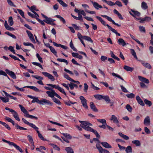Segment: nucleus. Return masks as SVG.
Segmentation results:
<instances>
[{
	"label": "nucleus",
	"instance_id": "nucleus-1",
	"mask_svg": "<svg viewBox=\"0 0 153 153\" xmlns=\"http://www.w3.org/2000/svg\"><path fill=\"white\" fill-rule=\"evenodd\" d=\"M77 37L84 47H85V45L83 39L87 41L90 42L91 43H93V41L90 37L86 36H82L79 32H78L77 33Z\"/></svg>",
	"mask_w": 153,
	"mask_h": 153
},
{
	"label": "nucleus",
	"instance_id": "nucleus-2",
	"mask_svg": "<svg viewBox=\"0 0 153 153\" xmlns=\"http://www.w3.org/2000/svg\"><path fill=\"white\" fill-rule=\"evenodd\" d=\"M77 37L84 47H85V45L83 39L87 41L90 42L91 43H93V41L90 37L86 36H82L79 32H78L77 33Z\"/></svg>",
	"mask_w": 153,
	"mask_h": 153
},
{
	"label": "nucleus",
	"instance_id": "nucleus-3",
	"mask_svg": "<svg viewBox=\"0 0 153 153\" xmlns=\"http://www.w3.org/2000/svg\"><path fill=\"white\" fill-rule=\"evenodd\" d=\"M14 87L16 88V89L21 91H25V89H24V88H27L33 90L36 92H39V90L35 86H26L23 87L22 88H19L15 85H14Z\"/></svg>",
	"mask_w": 153,
	"mask_h": 153
},
{
	"label": "nucleus",
	"instance_id": "nucleus-4",
	"mask_svg": "<svg viewBox=\"0 0 153 153\" xmlns=\"http://www.w3.org/2000/svg\"><path fill=\"white\" fill-rule=\"evenodd\" d=\"M47 85L52 87L53 88H56L59 91L65 95L66 96L67 94L64 91V90L62 88L60 87L58 85H53L51 84H46Z\"/></svg>",
	"mask_w": 153,
	"mask_h": 153
},
{
	"label": "nucleus",
	"instance_id": "nucleus-5",
	"mask_svg": "<svg viewBox=\"0 0 153 153\" xmlns=\"http://www.w3.org/2000/svg\"><path fill=\"white\" fill-rule=\"evenodd\" d=\"M5 109L7 110H9L10 112H11L13 117L16 120L18 121H20V119L18 116V114L16 111L8 107H5Z\"/></svg>",
	"mask_w": 153,
	"mask_h": 153
},
{
	"label": "nucleus",
	"instance_id": "nucleus-6",
	"mask_svg": "<svg viewBox=\"0 0 153 153\" xmlns=\"http://www.w3.org/2000/svg\"><path fill=\"white\" fill-rule=\"evenodd\" d=\"M22 121L24 122V123L25 124L28 125L29 126L33 128L34 129H39V128L38 127H36L35 124H34L32 123H31L28 122L24 118H22Z\"/></svg>",
	"mask_w": 153,
	"mask_h": 153
},
{
	"label": "nucleus",
	"instance_id": "nucleus-7",
	"mask_svg": "<svg viewBox=\"0 0 153 153\" xmlns=\"http://www.w3.org/2000/svg\"><path fill=\"white\" fill-rule=\"evenodd\" d=\"M79 99L83 107L86 109L88 108V106L86 100L82 96H80Z\"/></svg>",
	"mask_w": 153,
	"mask_h": 153
},
{
	"label": "nucleus",
	"instance_id": "nucleus-8",
	"mask_svg": "<svg viewBox=\"0 0 153 153\" xmlns=\"http://www.w3.org/2000/svg\"><path fill=\"white\" fill-rule=\"evenodd\" d=\"M101 16L102 17L106 19L108 21L110 22H111L113 24H114V25H116L118 27H120L121 26L120 25H119L117 23H115L114 21L112 20L111 17H109L106 15H101Z\"/></svg>",
	"mask_w": 153,
	"mask_h": 153
},
{
	"label": "nucleus",
	"instance_id": "nucleus-9",
	"mask_svg": "<svg viewBox=\"0 0 153 153\" xmlns=\"http://www.w3.org/2000/svg\"><path fill=\"white\" fill-rule=\"evenodd\" d=\"M26 32L27 33L28 36L30 41L33 43H36V42L33 36L30 31L27 30Z\"/></svg>",
	"mask_w": 153,
	"mask_h": 153
},
{
	"label": "nucleus",
	"instance_id": "nucleus-10",
	"mask_svg": "<svg viewBox=\"0 0 153 153\" xmlns=\"http://www.w3.org/2000/svg\"><path fill=\"white\" fill-rule=\"evenodd\" d=\"M5 71L6 73L13 79H16V75L14 72L12 71H10V70L8 69H6Z\"/></svg>",
	"mask_w": 153,
	"mask_h": 153
},
{
	"label": "nucleus",
	"instance_id": "nucleus-11",
	"mask_svg": "<svg viewBox=\"0 0 153 153\" xmlns=\"http://www.w3.org/2000/svg\"><path fill=\"white\" fill-rule=\"evenodd\" d=\"M42 74L45 77H47L51 79V81H54L55 80L54 77L51 74L46 72H43Z\"/></svg>",
	"mask_w": 153,
	"mask_h": 153
},
{
	"label": "nucleus",
	"instance_id": "nucleus-12",
	"mask_svg": "<svg viewBox=\"0 0 153 153\" xmlns=\"http://www.w3.org/2000/svg\"><path fill=\"white\" fill-rule=\"evenodd\" d=\"M137 19L138 20H140V22L141 23H143L144 21L146 22H149L152 19L149 16H146L144 18H137Z\"/></svg>",
	"mask_w": 153,
	"mask_h": 153
},
{
	"label": "nucleus",
	"instance_id": "nucleus-13",
	"mask_svg": "<svg viewBox=\"0 0 153 153\" xmlns=\"http://www.w3.org/2000/svg\"><path fill=\"white\" fill-rule=\"evenodd\" d=\"M40 102L41 103H40V104L42 105H43L44 103L45 104H47L48 105L52 106L53 104L52 102L49 101L48 100H46L45 99L41 100Z\"/></svg>",
	"mask_w": 153,
	"mask_h": 153
},
{
	"label": "nucleus",
	"instance_id": "nucleus-14",
	"mask_svg": "<svg viewBox=\"0 0 153 153\" xmlns=\"http://www.w3.org/2000/svg\"><path fill=\"white\" fill-rule=\"evenodd\" d=\"M94 97L96 99L98 100H101L103 99L105 101L106 100L108 96H102L100 94H96L94 95Z\"/></svg>",
	"mask_w": 153,
	"mask_h": 153
},
{
	"label": "nucleus",
	"instance_id": "nucleus-15",
	"mask_svg": "<svg viewBox=\"0 0 153 153\" xmlns=\"http://www.w3.org/2000/svg\"><path fill=\"white\" fill-rule=\"evenodd\" d=\"M41 15L45 19V20H44V21L48 24H51V18L48 17L42 13Z\"/></svg>",
	"mask_w": 153,
	"mask_h": 153
},
{
	"label": "nucleus",
	"instance_id": "nucleus-16",
	"mask_svg": "<svg viewBox=\"0 0 153 153\" xmlns=\"http://www.w3.org/2000/svg\"><path fill=\"white\" fill-rule=\"evenodd\" d=\"M46 93L49 97L52 98V99L55 96L56 92L54 90L52 89L50 90V91H47Z\"/></svg>",
	"mask_w": 153,
	"mask_h": 153
},
{
	"label": "nucleus",
	"instance_id": "nucleus-17",
	"mask_svg": "<svg viewBox=\"0 0 153 153\" xmlns=\"http://www.w3.org/2000/svg\"><path fill=\"white\" fill-rule=\"evenodd\" d=\"M138 61L140 62L141 64L145 67L149 69H151V66L149 63L147 62L145 63L144 61L142 60H138Z\"/></svg>",
	"mask_w": 153,
	"mask_h": 153
},
{
	"label": "nucleus",
	"instance_id": "nucleus-18",
	"mask_svg": "<svg viewBox=\"0 0 153 153\" xmlns=\"http://www.w3.org/2000/svg\"><path fill=\"white\" fill-rule=\"evenodd\" d=\"M131 10L133 13H132L131 12H129V13L133 17H134L135 16H139L140 15V13L137 11H135L131 9Z\"/></svg>",
	"mask_w": 153,
	"mask_h": 153
},
{
	"label": "nucleus",
	"instance_id": "nucleus-19",
	"mask_svg": "<svg viewBox=\"0 0 153 153\" xmlns=\"http://www.w3.org/2000/svg\"><path fill=\"white\" fill-rule=\"evenodd\" d=\"M138 78L140 81L143 82H144L148 84L149 83V79H147L145 78H144L140 76H138Z\"/></svg>",
	"mask_w": 153,
	"mask_h": 153
},
{
	"label": "nucleus",
	"instance_id": "nucleus-20",
	"mask_svg": "<svg viewBox=\"0 0 153 153\" xmlns=\"http://www.w3.org/2000/svg\"><path fill=\"white\" fill-rule=\"evenodd\" d=\"M80 126L82 128L85 129V130H86L88 131H89L93 132V131L94 130V129H93L91 127L87 126H81V125H80Z\"/></svg>",
	"mask_w": 153,
	"mask_h": 153
},
{
	"label": "nucleus",
	"instance_id": "nucleus-21",
	"mask_svg": "<svg viewBox=\"0 0 153 153\" xmlns=\"http://www.w3.org/2000/svg\"><path fill=\"white\" fill-rule=\"evenodd\" d=\"M91 2L92 3L94 7L96 9L98 10L99 8H102V7L99 5L97 2H93L92 1H91Z\"/></svg>",
	"mask_w": 153,
	"mask_h": 153
},
{
	"label": "nucleus",
	"instance_id": "nucleus-22",
	"mask_svg": "<svg viewBox=\"0 0 153 153\" xmlns=\"http://www.w3.org/2000/svg\"><path fill=\"white\" fill-rule=\"evenodd\" d=\"M90 107L95 112H97L98 111V109H97V108L96 107L95 105L94 104L93 102H90Z\"/></svg>",
	"mask_w": 153,
	"mask_h": 153
},
{
	"label": "nucleus",
	"instance_id": "nucleus-23",
	"mask_svg": "<svg viewBox=\"0 0 153 153\" xmlns=\"http://www.w3.org/2000/svg\"><path fill=\"white\" fill-rule=\"evenodd\" d=\"M136 99L138 102V103L141 105L142 106H144L145 105L144 103L143 102V100L142 99L140 98V97L139 96H137L136 97Z\"/></svg>",
	"mask_w": 153,
	"mask_h": 153
},
{
	"label": "nucleus",
	"instance_id": "nucleus-24",
	"mask_svg": "<svg viewBox=\"0 0 153 153\" xmlns=\"http://www.w3.org/2000/svg\"><path fill=\"white\" fill-rule=\"evenodd\" d=\"M101 145L105 148H111L112 146L108 143L106 142H103L101 143Z\"/></svg>",
	"mask_w": 153,
	"mask_h": 153
},
{
	"label": "nucleus",
	"instance_id": "nucleus-25",
	"mask_svg": "<svg viewBox=\"0 0 153 153\" xmlns=\"http://www.w3.org/2000/svg\"><path fill=\"white\" fill-rule=\"evenodd\" d=\"M96 18L97 19H98L100 21L101 24L104 26H107V25H108V24H106V22L104 21L103 20L101 17L98 16H96Z\"/></svg>",
	"mask_w": 153,
	"mask_h": 153
},
{
	"label": "nucleus",
	"instance_id": "nucleus-26",
	"mask_svg": "<svg viewBox=\"0 0 153 153\" xmlns=\"http://www.w3.org/2000/svg\"><path fill=\"white\" fill-rule=\"evenodd\" d=\"M96 18L97 19H98L100 21L101 24L104 26H107V25H108V24H106V22L104 21L103 20L101 17L98 16H96Z\"/></svg>",
	"mask_w": 153,
	"mask_h": 153
},
{
	"label": "nucleus",
	"instance_id": "nucleus-27",
	"mask_svg": "<svg viewBox=\"0 0 153 153\" xmlns=\"http://www.w3.org/2000/svg\"><path fill=\"white\" fill-rule=\"evenodd\" d=\"M150 118L149 116L146 117L144 119V124L145 125H149L150 123Z\"/></svg>",
	"mask_w": 153,
	"mask_h": 153
},
{
	"label": "nucleus",
	"instance_id": "nucleus-28",
	"mask_svg": "<svg viewBox=\"0 0 153 153\" xmlns=\"http://www.w3.org/2000/svg\"><path fill=\"white\" fill-rule=\"evenodd\" d=\"M19 107L21 109V111L25 114L27 115L28 113V111L25 109L24 107L21 105H19Z\"/></svg>",
	"mask_w": 153,
	"mask_h": 153
},
{
	"label": "nucleus",
	"instance_id": "nucleus-29",
	"mask_svg": "<svg viewBox=\"0 0 153 153\" xmlns=\"http://www.w3.org/2000/svg\"><path fill=\"white\" fill-rule=\"evenodd\" d=\"M110 120H113L114 123H119V121L118 120L117 117L114 115H112L111 118Z\"/></svg>",
	"mask_w": 153,
	"mask_h": 153
},
{
	"label": "nucleus",
	"instance_id": "nucleus-30",
	"mask_svg": "<svg viewBox=\"0 0 153 153\" xmlns=\"http://www.w3.org/2000/svg\"><path fill=\"white\" fill-rule=\"evenodd\" d=\"M37 133L38 136L39 137V138L41 140L45 141H47V140L45 139L43 137V136L42 135V134L40 133L39 131L38 130H35Z\"/></svg>",
	"mask_w": 153,
	"mask_h": 153
},
{
	"label": "nucleus",
	"instance_id": "nucleus-31",
	"mask_svg": "<svg viewBox=\"0 0 153 153\" xmlns=\"http://www.w3.org/2000/svg\"><path fill=\"white\" fill-rule=\"evenodd\" d=\"M118 42H119V45H121L123 46H125L126 44L125 41L122 38L119 39Z\"/></svg>",
	"mask_w": 153,
	"mask_h": 153
},
{
	"label": "nucleus",
	"instance_id": "nucleus-32",
	"mask_svg": "<svg viewBox=\"0 0 153 153\" xmlns=\"http://www.w3.org/2000/svg\"><path fill=\"white\" fill-rule=\"evenodd\" d=\"M124 68L128 71L132 72L134 70L133 68L127 65H125L124 67Z\"/></svg>",
	"mask_w": 153,
	"mask_h": 153
},
{
	"label": "nucleus",
	"instance_id": "nucleus-33",
	"mask_svg": "<svg viewBox=\"0 0 153 153\" xmlns=\"http://www.w3.org/2000/svg\"><path fill=\"white\" fill-rule=\"evenodd\" d=\"M35 102L39 104L41 103L40 100H39L38 97H34V98L33 99V100L31 101L32 103H34Z\"/></svg>",
	"mask_w": 153,
	"mask_h": 153
},
{
	"label": "nucleus",
	"instance_id": "nucleus-34",
	"mask_svg": "<svg viewBox=\"0 0 153 153\" xmlns=\"http://www.w3.org/2000/svg\"><path fill=\"white\" fill-rule=\"evenodd\" d=\"M65 150L67 153H74L73 149L70 147H66Z\"/></svg>",
	"mask_w": 153,
	"mask_h": 153
},
{
	"label": "nucleus",
	"instance_id": "nucleus-35",
	"mask_svg": "<svg viewBox=\"0 0 153 153\" xmlns=\"http://www.w3.org/2000/svg\"><path fill=\"white\" fill-rule=\"evenodd\" d=\"M14 147H15L17 150H19L20 152L22 153L23 152V151L22 149L20 148V147L17 146L16 145L15 143H13L12 145Z\"/></svg>",
	"mask_w": 153,
	"mask_h": 153
},
{
	"label": "nucleus",
	"instance_id": "nucleus-36",
	"mask_svg": "<svg viewBox=\"0 0 153 153\" xmlns=\"http://www.w3.org/2000/svg\"><path fill=\"white\" fill-rule=\"evenodd\" d=\"M107 103H110V106H112L114 104V102L113 101H111L108 96L106 100L105 101Z\"/></svg>",
	"mask_w": 153,
	"mask_h": 153
},
{
	"label": "nucleus",
	"instance_id": "nucleus-37",
	"mask_svg": "<svg viewBox=\"0 0 153 153\" xmlns=\"http://www.w3.org/2000/svg\"><path fill=\"white\" fill-rule=\"evenodd\" d=\"M55 16L57 18H58L60 21L62 22L63 24H65L66 23V21L61 16L59 15H56Z\"/></svg>",
	"mask_w": 153,
	"mask_h": 153
},
{
	"label": "nucleus",
	"instance_id": "nucleus-38",
	"mask_svg": "<svg viewBox=\"0 0 153 153\" xmlns=\"http://www.w3.org/2000/svg\"><path fill=\"white\" fill-rule=\"evenodd\" d=\"M118 134L121 137L125 140H127L129 139V137L128 136L123 134L121 132H119Z\"/></svg>",
	"mask_w": 153,
	"mask_h": 153
},
{
	"label": "nucleus",
	"instance_id": "nucleus-39",
	"mask_svg": "<svg viewBox=\"0 0 153 153\" xmlns=\"http://www.w3.org/2000/svg\"><path fill=\"white\" fill-rule=\"evenodd\" d=\"M62 134L64 135V137L68 139H71L72 137V136L69 134L66 133H63Z\"/></svg>",
	"mask_w": 153,
	"mask_h": 153
},
{
	"label": "nucleus",
	"instance_id": "nucleus-40",
	"mask_svg": "<svg viewBox=\"0 0 153 153\" xmlns=\"http://www.w3.org/2000/svg\"><path fill=\"white\" fill-rule=\"evenodd\" d=\"M141 7L144 10H146L148 8V7L146 2L144 1H143L142 2Z\"/></svg>",
	"mask_w": 153,
	"mask_h": 153
},
{
	"label": "nucleus",
	"instance_id": "nucleus-41",
	"mask_svg": "<svg viewBox=\"0 0 153 153\" xmlns=\"http://www.w3.org/2000/svg\"><path fill=\"white\" fill-rule=\"evenodd\" d=\"M1 100L3 102L6 103L9 101V99L8 98H6L5 97H0V101Z\"/></svg>",
	"mask_w": 153,
	"mask_h": 153
},
{
	"label": "nucleus",
	"instance_id": "nucleus-42",
	"mask_svg": "<svg viewBox=\"0 0 153 153\" xmlns=\"http://www.w3.org/2000/svg\"><path fill=\"white\" fill-rule=\"evenodd\" d=\"M57 1L64 7H66L67 6L66 4L62 0H57Z\"/></svg>",
	"mask_w": 153,
	"mask_h": 153
},
{
	"label": "nucleus",
	"instance_id": "nucleus-43",
	"mask_svg": "<svg viewBox=\"0 0 153 153\" xmlns=\"http://www.w3.org/2000/svg\"><path fill=\"white\" fill-rule=\"evenodd\" d=\"M0 123L5 127L7 129L10 130L11 129L10 127L5 123L0 120Z\"/></svg>",
	"mask_w": 153,
	"mask_h": 153
},
{
	"label": "nucleus",
	"instance_id": "nucleus-44",
	"mask_svg": "<svg viewBox=\"0 0 153 153\" xmlns=\"http://www.w3.org/2000/svg\"><path fill=\"white\" fill-rule=\"evenodd\" d=\"M132 148L130 146H128L126 149V153H130L132 152Z\"/></svg>",
	"mask_w": 153,
	"mask_h": 153
},
{
	"label": "nucleus",
	"instance_id": "nucleus-45",
	"mask_svg": "<svg viewBox=\"0 0 153 153\" xmlns=\"http://www.w3.org/2000/svg\"><path fill=\"white\" fill-rule=\"evenodd\" d=\"M26 117L28 118H30V119H34L35 120H37L38 119L37 117H35L34 116L32 115H31L29 114L28 113L27 115H25Z\"/></svg>",
	"mask_w": 153,
	"mask_h": 153
},
{
	"label": "nucleus",
	"instance_id": "nucleus-46",
	"mask_svg": "<svg viewBox=\"0 0 153 153\" xmlns=\"http://www.w3.org/2000/svg\"><path fill=\"white\" fill-rule=\"evenodd\" d=\"M132 142L133 144H135L136 146H140L141 145L140 142L138 140H133Z\"/></svg>",
	"mask_w": 153,
	"mask_h": 153
},
{
	"label": "nucleus",
	"instance_id": "nucleus-47",
	"mask_svg": "<svg viewBox=\"0 0 153 153\" xmlns=\"http://www.w3.org/2000/svg\"><path fill=\"white\" fill-rule=\"evenodd\" d=\"M5 34L11 36L14 39H16V36L12 34L9 32L7 31L5 32Z\"/></svg>",
	"mask_w": 153,
	"mask_h": 153
},
{
	"label": "nucleus",
	"instance_id": "nucleus-48",
	"mask_svg": "<svg viewBox=\"0 0 153 153\" xmlns=\"http://www.w3.org/2000/svg\"><path fill=\"white\" fill-rule=\"evenodd\" d=\"M111 74L113 76L117 77L118 78L120 79L123 81H124V79L122 77H121L120 75H118L117 74H115L113 72V73H112Z\"/></svg>",
	"mask_w": 153,
	"mask_h": 153
},
{
	"label": "nucleus",
	"instance_id": "nucleus-49",
	"mask_svg": "<svg viewBox=\"0 0 153 153\" xmlns=\"http://www.w3.org/2000/svg\"><path fill=\"white\" fill-rule=\"evenodd\" d=\"M130 50L131 51V53L132 54V55L136 59H137L138 58L137 57L136 52L134 50L132 49H130Z\"/></svg>",
	"mask_w": 153,
	"mask_h": 153
},
{
	"label": "nucleus",
	"instance_id": "nucleus-50",
	"mask_svg": "<svg viewBox=\"0 0 153 153\" xmlns=\"http://www.w3.org/2000/svg\"><path fill=\"white\" fill-rule=\"evenodd\" d=\"M53 100V101L54 102H55L56 103L58 104L59 105H61V102L58 99H57L55 97H54L52 99Z\"/></svg>",
	"mask_w": 153,
	"mask_h": 153
},
{
	"label": "nucleus",
	"instance_id": "nucleus-51",
	"mask_svg": "<svg viewBox=\"0 0 153 153\" xmlns=\"http://www.w3.org/2000/svg\"><path fill=\"white\" fill-rule=\"evenodd\" d=\"M8 22L10 25L12 26L13 25V18L11 16L9 17Z\"/></svg>",
	"mask_w": 153,
	"mask_h": 153
},
{
	"label": "nucleus",
	"instance_id": "nucleus-52",
	"mask_svg": "<svg viewBox=\"0 0 153 153\" xmlns=\"http://www.w3.org/2000/svg\"><path fill=\"white\" fill-rule=\"evenodd\" d=\"M16 128L17 129H19L20 130H27V128H25L24 127H21L20 126H19L18 124H16Z\"/></svg>",
	"mask_w": 153,
	"mask_h": 153
},
{
	"label": "nucleus",
	"instance_id": "nucleus-53",
	"mask_svg": "<svg viewBox=\"0 0 153 153\" xmlns=\"http://www.w3.org/2000/svg\"><path fill=\"white\" fill-rule=\"evenodd\" d=\"M57 60L61 62H65L66 63V65H68V64L67 61L64 59L58 58L57 59Z\"/></svg>",
	"mask_w": 153,
	"mask_h": 153
},
{
	"label": "nucleus",
	"instance_id": "nucleus-54",
	"mask_svg": "<svg viewBox=\"0 0 153 153\" xmlns=\"http://www.w3.org/2000/svg\"><path fill=\"white\" fill-rule=\"evenodd\" d=\"M51 145L52 147L55 150L57 151L60 150L59 148L56 145L54 144L53 143H51Z\"/></svg>",
	"mask_w": 153,
	"mask_h": 153
},
{
	"label": "nucleus",
	"instance_id": "nucleus-55",
	"mask_svg": "<svg viewBox=\"0 0 153 153\" xmlns=\"http://www.w3.org/2000/svg\"><path fill=\"white\" fill-rule=\"evenodd\" d=\"M70 46L71 48L73 50L75 51H77V49L74 46L73 44L72 40L71 41L70 43Z\"/></svg>",
	"mask_w": 153,
	"mask_h": 153
},
{
	"label": "nucleus",
	"instance_id": "nucleus-56",
	"mask_svg": "<svg viewBox=\"0 0 153 153\" xmlns=\"http://www.w3.org/2000/svg\"><path fill=\"white\" fill-rule=\"evenodd\" d=\"M17 10L19 13L21 15L22 17L24 18H25L24 12L22 10L19 9H17Z\"/></svg>",
	"mask_w": 153,
	"mask_h": 153
},
{
	"label": "nucleus",
	"instance_id": "nucleus-57",
	"mask_svg": "<svg viewBox=\"0 0 153 153\" xmlns=\"http://www.w3.org/2000/svg\"><path fill=\"white\" fill-rule=\"evenodd\" d=\"M107 27H108V29L111 30L112 32L115 33L117 32V31L116 30L112 28L109 25H107Z\"/></svg>",
	"mask_w": 153,
	"mask_h": 153
},
{
	"label": "nucleus",
	"instance_id": "nucleus-58",
	"mask_svg": "<svg viewBox=\"0 0 153 153\" xmlns=\"http://www.w3.org/2000/svg\"><path fill=\"white\" fill-rule=\"evenodd\" d=\"M97 120L98 122L102 123V124H106V123H107L105 119H98Z\"/></svg>",
	"mask_w": 153,
	"mask_h": 153
},
{
	"label": "nucleus",
	"instance_id": "nucleus-59",
	"mask_svg": "<svg viewBox=\"0 0 153 153\" xmlns=\"http://www.w3.org/2000/svg\"><path fill=\"white\" fill-rule=\"evenodd\" d=\"M126 97L129 98H133L135 97V95L133 93H131L130 94H126Z\"/></svg>",
	"mask_w": 153,
	"mask_h": 153
},
{
	"label": "nucleus",
	"instance_id": "nucleus-60",
	"mask_svg": "<svg viewBox=\"0 0 153 153\" xmlns=\"http://www.w3.org/2000/svg\"><path fill=\"white\" fill-rule=\"evenodd\" d=\"M32 76L36 78V79L38 80H43V77L39 76L37 75H32Z\"/></svg>",
	"mask_w": 153,
	"mask_h": 153
},
{
	"label": "nucleus",
	"instance_id": "nucleus-61",
	"mask_svg": "<svg viewBox=\"0 0 153 153\" xmlns=\"http://www.w3.org/2000/svg\"><path fill=\"white\" fill-rule=\"evenodd\" d=\"M144 102L146 105H148L149 106H150L152 105L151 102L147 99H145L144 100Z\"/></svg>",
	"mask_w": 153,
	"mask_h": 153
},
{
	"label": "nucleus",
	"instance_id": "nucleus-62",
	"mask_svg": "<svg viewBox=\"0 0 153 153\" xmlns=\"http://www.w3.org/2000/svg\"><path fill=\"white\" fill-rule=\"evenodd\" d=\"M64 77L66 79L68 80L71 81L72 79L66 73H65L64 74Z\"/></svg>",
	"mask_w": 153,
	"mask_h": 153
},
{
	"label": "nucleus",
	"instance_id": "nucleus-63",
	"mask_svg": "<svg viewBox=\"0 0 153 153\" xmlns=\"http://www.w3.org/2000/svg\"><path fill=\"white\" fill-rule=\"evenodd\" d=\"M36 56L37 58L39 61L40 62L42 63L43 62L42 58L40 56L39 54L38 53H37L36 54Z\"/></svg>",
	"mask_w": 153,
	"mask_h": 153
},
{
	"label": "nucleus",
	"instance_id": "nucleus-64",
	"mask_svg": "<svg viewBox=\"0 0 153 153\" xmlns=\"http://www.w3.org/2000/svg\"><path fill=\"white\" fill-rule=\"evenodd\" d=\"M7 2L8 4L11 6L15 7L16 6L11 1V0H7Z\"/></svg>",
	"mask_w": 153,
	"mask_h": 153
}]
</instances>
